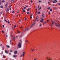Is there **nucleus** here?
Listing matches in <instances>:
<instances>
[{
  "instance_id": "obj_1",
  "label": "nucleus",
  "mask_w": 60,
  "mask_h": 60,
  "mask_svg": "<svg viewBox=\"0 0 60 60\" xmlns=\"http://www.w3.org/2000/svg\"><path fill=\"white\" fill-rule=\"evenodd\" d=\"M21 43L19 42L18 43V48H21Z\"/></svg>"
},
{
  "instance_id": "obj_2",
  "label": "nucleus",
  "mask_w": 60,
  "mask_h": 60,
  "mask_svg": "<svg viewBox=\"0 0 60 60\" xmlns=\"http://www.w3.org/2000/svg\"><path fill=\"white\" fill-rule=\"evenodd\" d=\"M44 14L43 13H42L41 16V20H43V19H42V18H44Z\"/></svg>"
},
{
  "instance_id": "obj_3",
  "label": "nucleus",
  "mask_w": 60,
  "mask_h": 60,
  "mask_svg": "<svg viewBox=\"0 0 60 60\" xmlns=\"http://www.w3.org/2000/svg\"><path fill=\"white\" fill-rule=\"evenodd\" d=\"M50 59V58H49L48 57H47V58H46V59L47 60H51V59Z\"/></svg>"
},
{
  "instance_id": "obj_4",
  "label": "nucleus",
  "mask_w": 60,
  "mask_h": 60,
  "mask_svg": "<svg viewBox=\"0 0 60 60\" xmlns=\"http://www.w3.org/2000/svg\"><path fill=\"white\" fill-rule=\"evenodd\" d=\"M35 23H34L33 24L30 26V28L33 27V26H35Z\"/></svg>"
},
{
  "instance_id": "obj_5",
  "label": "nucleus",
  "mask_w": 60,
  "mask_h": 60,
  "mask_svg": "<svg viewBox=\"0 0 60 60\" xmlns=\"http://www.w3.org/2000/svg\"><path fill=\"white\" fill-rule=\"evenodd\" d=\"M8 3H6L5 5V8H6L7 7V5H8Z\"/></svg>"
},
{
  "instance_id": "obj_6",
  "label": "nucleus",
  "mask_w": 60,
  "mask_h": 60,
  "mask_svg": "<svg viewBox=\"0 0 60 60\" xmlns=\"http://www.w3.org/2000/svg\"><path fill=\"white\" fill-rule=\"evenodd\" d=\"M53 3H57V1L55 0L53 1Z\"/></svg>"
},
{
  "instance_id": "obj_7",
  "label": "nucleus",
  "mask_w": 60,
  "mask_h": 60,
  "mask_svg": "<svg viewBox=\"0 0 60 60\" xmlns=\"http://www.w3.org/2000/svg\"><path fill=\"white\" fill-rule=\"evenodd\" d=\"M14 53L15 54H16L17 53V51H15L14 52Z\"/></svg>"
},
{
  "instance_id": "obj_8",
  "label": "nucleus",
  "mask_w": 60,
  "mask_h": 60,
  "mask_svg": "<svg viewBox=\"0 0 60 60\" xmlns=\"http://www.w3.org/2000/svg\"><path fill=\"white\" fill-rule=\"evenodd\" d=\"M25 52H22V56H24V55H25Z\"/></svg>"
},
{
  "instance_id": "obj_9",
  "label": "nucleus",
  "mask_w": 60,
  "mask_h": 60,
  "mask_svg": "<svg viewBox=\"0 0 60 60\" xmlns=\"http://www.w3.org/2000/svg\"><path fill=\"white\" fill-rule=\"evenodd\" d=\"M17 56H18V55H14L13 56V57H17Z\"/></svg>"
},
{
  "instance_id": "obj_10",
  "label": "nucleus",
  "mask_w": 60,
  "mask_h": 60,
  "mask_svg": "<svg viewBox=\"0 0 60 60\" xmlns=\"http://www.w3.org/2000/svg\"><path fill=\"white\" fill-rule=\"evenodd\" d=\"M38 18H39V17H38V16L36 18L35 20H36L37 19H38Z\"/></svg>"
},
{
  "instance_id": "obj_11",
  "label": "nucleus",
  "mask_w": 60,
  "mask_h": 60,
  "mask_svg": "<svg viewBox=\"0 0 60 60\" xmlns=\"http://www.w3.org/2000/svg\"><path fill=\"white\" fill-rule=\"evenodd\" d=\"M5 35L6 36V38H7V36H8V35L7 34V33L5 34Z\"/></svg>"
},
{
  "instance_id": "obj_12",
  "label": "nucleus",
  "mask_w": 60,
  "mask_h": 60,
  "mask_svg": "<svg viewBox=\"0 0 60 60\" xmlns=\"http://www.w3.org/2000/svg\"><path fill=\"white\" fill-rule=\"evenodd\" d=\"M3 8V6L2 5L0 6V8Z\"/></svg>"
},
{
  "instance_id": "obj_13",
  "label": "nucleus",
  "mask_w": 60,
  "mask_h": 60,
  "mask_svg": "<svg viewBox=\"0 0 60 60\" xmlns=\"http://www.w3.org/2000/svg\"><path fill=\"white\" fill-rule=\"evenodd\" d=\"M6 46L7 47H8V48H9L10 47V46H9V45L8 46L7 45H6Z\"/></svg>"
},
{
  "instance_id": "obj_14",
  "label": "nucleus",
  "mask_w": 60,
  "mask_h": 60,
  "mask_svg": "<svg viewBox=\"0 0 60 60\" xmlns=\"http://www.w3.org/2000/svg\"><path fill=\"white\" fill-rule=\"evenodd\" d=\"M8 11H9V8H7V12H8Z\"/></svg>"
},
{
  "instance_id": "obj_15",
  "label": "nucleus",
  "mask_w": 60,
  "mask_h": 60,
  "mask_svg": "<svg viewBox=\"0 0 60 60\" xmlns=\"http://www.w3.org/2000/svg\"><path fill=\"white\" fill-rule=\"evenodd\" d=\"M3 58H5V56L4 55H3Z\"/></svg>"
},
{
  "instance_id": "obj_16",
  "label": "nucleus",
  "mask_w": 60,
  "mask_h": 60,
  "mask_svg": "<svg viewBox=\"0 0 60 60\" xmlns=\"http://www.w3.org/2000/svg\"><path fill=\"white\" fill-rule=\"evenodd\" d=\"M15 1V0H11V2H12V3H13Z\"/></svg>"
},
{
  "instance_id": "obj_17",
  "label": "nucleus",
  "mask_w": 60,
  "mask_h": 60,
  "mask_svg": "<svg viewBox=\"0 0 60 60\" xmlns=\"http://www.w3.org/2000/svg\"><path fill=\"white\" fill-rule=\"evenodd\" d=\"M2 3H4V2H5V1H4V0H3L2 1Z\"/></svg>"
},
{
  "instance_id": "obj_18",
  "label": "nucleus",
  "mask_w": 60,
  "mask_h": 60,
  "mask_svg": "<svg viewBox=\"0 0 60 60\" xmlns=\"http://www.w3.org/2000/svg\"><path fill=\"white\" fill-rule=\"evenodd\" d=\"M28 9L27 10V11H30V9H29V8H28Z\"/></svg>"
},
{
  "instance_id": "obj_19",
  "label": "nucleus",
  "mask_w": 60,
  "mask_h": 60,
  "mask_svg": "<svg viewBox=\"0 0 60 60\" xmlns=\"http://www.w3.org/2000/svg\"><path fill=\"white\" fill-rule=\"evenodd\" d=\"M57 4H58V5H60V3H57Z\"/></svg>"
},
{
  "instance_id": "obj_20",
  "label": "nucleus",
  "mask_w": 60,
  "mask_h": 60,
  "mask_svg": "<svg viewBox=\"0 0 60 60\" xmlns=\"http://www.w3.org/2000/svg\"><path fill=\"white\" fill-rule=\"evenodd\" d=\"M27 14H30V12H27Z\"/></svg>"
},
{
  "instance_id": "obj_21",
  "label": "nucleus",
  "mask_w": 60,
  "mask_h": 60,
  "mask_svg": "<svg viewBox=\"0 0 60 60\" xmlns=\"http://www.w3.org/2000/svg\"><path fill=\"white\" fill-rule=\"evenodd\" d=\"M5 53H8V52H7V51H5Z\"/></svg>"
},
{
  "instance_id": "obj_22",
  "label": "nucleus",
  "mask_w": 60,
  "mask_h": 60,
  "mask_svg": "<svg viewBox=\"0 0 60 60\" xmlns=\"http://www.w3.org/2000/svg\"><path fill=\"white\" fill-rule=\"evenodd\" d=\"M1 0H0V5H1Z\"/></svg>"
},
{
  "instance_id": "obj_23",
  "label": "nucleus",
  "mask_w": 60,
  "mask_h": 60,
  "mask_svg": "<svg viewBox=\"0 0 60 60\" xmlns=\"http://www.w3.org/2000/svg\"><path fill=\"white\" fill-rule=\"evenodd\" d=\"M17 32L18 33H20V32H19V31H18V30H17Z\"/></svg>"
},
{
  "instance_id": "obj_24",
  "label": "nucleus",
  "mask_w": 60,
  "mask_h": 60,
  "mask_svg": "<svg viewBox=\"0 0 60 60\" xmlns=\"http://www.w3.org/2000/svg\"><path fill=\"white\" fill-rule=\"evenodd\" d=\"M53 8H54V9H55V10H56V8L55 7H53Z\"/></svg>"
},
{
  "instance_id": "obj_25",
  "label": "nucleus",
  "mask_w": 60,
  "mask_h": 60,
  "mask_svg": "<svg viewBox=\"0 0 60 60\" xmlns=\"http://www.w3.org/2000/svg\"><path fill=\"white\" fill-rule=\"evenodd\" d=\"M13 39L14 40H15V37H14L13 38Z\"/></svg>"
},
{
  "instance_id": "obj_26",
  "label": "nucleus",
  "mask_w": 60,
  "mask_h": 60,
  "mask_svg": "<svg viewBox=\"0 0 60 60\" xmlns=\"http://www.w3.org/2000/svg\"><path fill=\"white\" fill-rule=\"evenodd\" d=\"M42 25L41 24L39 25V26H41Z\"/></svg>"
},
{
  "instance_id": "obj_27",
  "label": "nucleus",
  "mask_w": 60,
  "mask_h": 60,
  "mask_svg": "<svg viewBox=\"0 0 60 60\" xmlns=\"http://www.w3.org/2000/svg\"><path fill=\"white\" fill-rule=\"evenodd\" d=\"M2 48L3 49H4V47L3 46L2 47Z\"/></svg>"
},
{
  "instance_id": "obj_28",
  "label": "nucleus",
  "mask_w": 60,
  "mask_h": 60,
  "mask_svg": "<svg viewBox=\"0 0 60 60\" xmlns=\"http://www.w3.org/2000/svg\"><path fill=\"white\" fill-rule=\"evenodd\" d=\"M50 11H52V9H50Z\"/></svg>"
},
{
  "instance_id": "obj_29",
  "label": "nucleus",
  "mask_w": 60,
  "mask_h": 60,
  "mask_svg": "<svg viewBox=\"0 0 60 60\" xmlns=\"http://www.w3.org/2000/svg\"><path fill=\"white\" fill-rule=\"evenodd\" d=\"M14 27H17V26L16 25H15Z\"/></svg>"
},
{
  "instance_id": "obj_30",
  "label": "nucleus",
  "mask_w": 60,
  "mask_h": 60,
  "mask_svg": "<svg viewBox=\"0 0 60 60\" xmlns=\"http://www.w3.org/2000/svg\"><path fill=\"white\" fill-rule=\"evenodd\" d=\"M49 9H50V7L48 8H47V9H48V10H49Z\"/></svg>"
},
{
  "instance_id": "obj_31",
  "label": "nucleus",
  "mask_w": 60,
  "mask_h": 60,
  "mask_svg": "<svg viewBox=\"0 0 60 60\" xmlns=\"http://www.w3.org/2000/svg\"><path fill=\"white\" fill-rule=\"evenodd\" d=\"M26 7H25L24 8V10H26Z\"/></svg>"
},
{
  "instance_id": "obj_32",
  "label": "nucleus",
  "mask_w": 60,
  "mask_h": 60,
  "mask_svg": "<svg viewBox=\"0 0 60 60\" xmlns=\"http://www.w3.org/2000/svg\"><path fill=\"white\" fill-rule=\"evenodd\" d=\"M52 22L53 24H54V22H53V21H52Z\"/></svg>"
},
{
  "instance_id": "obj_33",
  "label": "nucleus",
  "mask_w": 60,
  "mask_h": 60,
  "mask_svg": "<svg viewBox=\"0 0 60 60\" xmlns=\"http://www.w3.org/2000/svg\"><path fill=\"white\" fill-rule=\"evenodd\" d=\"M29 29H26V30H28Z\"/></svg>"
},
{
  "instance_id": "obj_34",
  "label": "nucleus",
  "mask_w": 60,
  "mask_h": 60,
  "mask_svg": "<svg viewBox=\"0 0 60 60\" xmlns=\"http://www.w3.org/2000/svg\"><path fill=\"white\" fill-rule=\"evenodd\" d=\"M50 26H52L53 25H52V24H51L50 25Z\"/></svg>"
},
{
  "instance_id": "obj_35",
  "label": "nucleus",
  "mask_w": 60,
  "mask_h": 60,
  "mask_svg": "<svg viewBox=\"0 0 60 60\" xmlns=\"http://www.w3.org/2000/svg\"><path fill=\"white\" fill-rule=\"evenodd\" d=\"M14 12V11H13L12 12V13H13Z\"/></svg>"
},
{
  "instance_id": "obj_36",
  "label": "nucleus",
  "mask_w": 60,
  "mask_h": 60,
  "mask_svg": "<svg viewBox=\"0 0 60 60\" xmlns=\"http://www.w3.org/2000/svg\"><path fill=\"white\" fill-rule=\"evenodd\" d=\"M40 12H38V14H40Z\"/></svg>"
},
{
  "instance_id": "obj_37",
  "label": "nucleus",
  "mask_w": 60,
  "mask_h": 60,
  "mask_svg": "<svg viewBox=\"0 0 60 60\" xmlns=\"http://www.w3.org/2000/svg\"><path fill=\"white\" fill-rule=\"evenodd\" d=\"M30 2H31V3H33V2L32 1V0H31Z\"/></svg>"
},
{
  "instance_id": "obj_38",
  "label": "nucleus",
  "mask_w": 60,
  "mask_h": 60,
  "mask_svg": "<svg viewBox=\"0 0 60 60\" xmlns=\"http://www.w3.org/2000/svg\"><path fill=\"white\" fill-rule=\"evenodd\" d=\"M2 26L3 27H4V25H3Z\"/></svg>"
},
{
  "instance_id": "obj_39",
  "label": "nucleus",
  "mask_w": 60,
  "mask_h": 60,
  "mask_svg": "<svg viewBox=\"0 0 60 60\" xmlns=\"http://www.w3.org/2000/svg\"><path fill=\"white\" fill-rule=\"evenodd\" d=\"M10 52H12V51H12V50H10Z\"/></svg>"
},
{
  "instance_id": "obj_40",
  "label": "nucleus",
  "mask_w": 60,
  "mask_h": 60,
  "mask_svg": "<svg viewBox=\"0 0 60 60\" xmlns=\"http://www.w3.org/2000/svg\"><path fill=\"white\" fill-rule=\"evenodd\" d=\"M4 21H6V22H7V21H6V20H5V19H4Z\"/></svg>"
},
{
  "instance_id": "obj_41",
  "label": "nucleus",
  "mask_w": 60,
  "mask_h": 60,
  "mask_svg": "<svg viewBox=\"0 0 60 60\" xmlns=\"http://www.w3.org/2000/svg\"><path fill=\"white\" fill-rule=\"evenodd\" d=\"M8 23H10V22H9L8 21Z\"/></svg>"
},
{
  "instance_id": "obj_42",
  "label": "nucleus",
  "mask_w": 60,
  "mask_h": 60,
  "mask_svg": "<svg viewBox=\"0 0 60 60\" xmlns=\"http://www.w3.org/2000/svg\"><path fill=\"white\" fill-rule=\"evenodd\" d=\"M48 13H49V14H50V12H48Z\"/></svg>"
},
{
  "instance_id": "obj_43",
  "label": "nucleus",
  "mask_w": 60,
  "mask_h": 60,
  "mask_svg": "<svg viewBox=\"0 0 60 60\" xmlns=\"http://www.w3.org/2000/svg\"><path fill=\"white\" fill-rule=\"evenodd\" d=\"M2 32L3 33H4V31H2Z\"/></svg>"
},
{
  "instance_id": "obj_44",
  "label": "nucleus",
  "mask_w": 60,
  "mask_h": 60,
  "mask_svg": "<svg viewBox=\"0 0 60 60\" xmlns=\"http://www.w3.org/2000/svg\"><path fill=\"white\" fill-rule=\"evenodd\" d=\"M45 24H46L47 23L46 22V21H45Z\"/></svg>"
},
{
  "instance_id": "obj_45",
  "label": "nucleus",
  "mask_w": 60,
  "mask_h": 60,
  "mask_svg": "<svg viewBox=\"0 0 60 60\" xmlns=\"http://www.w3.org/2000/svg\"><path fill=\"white\" fill-rule=\"evenodd\" d=\"M26 42H28V41H27V40H26Z\"/></svg>"
},
{
  "instance_id": "obj_46",
  "label": "nucleus",
  "mask_w": 60,
  "mask_h": 60,
  "mask_svg": "<svg viewBox=\"0 0 60 60\" xmlns=\"http://www.w3.org/2000/svg\"><path fill=\"white\" fill-rule=\"evenodd\" d=\"M22 56H23V55H22L20 56V57H22Z\"/></svg>"
},
{
  "instance_id": "obj_47",
  "label": "nucleus",
  "mask_w": 60,
  "mask_h": 60,
  "mask_svg": "<svg viewBox=\"0 0 60 60\" xmlns=\"http://www.w3.org/2000/svg\"><path fill=\"white\" fill-rule=\"evenodd\" d=\"M23 12H25V10H23Z\"/></svg>"
},
{
  "instance_id": "obj_48",
  "label": "nucleus",
  "mask_w": 60,
  "mask_h": 60,
  "mask_svg": "<svg viewBox=\"0 0 60 60\" xmlns=\"http://www.w3.org/2000/svg\"><path fill=\"white\" fill-rule=\"evenodd\" d=\"M48 4H50V3L49 2H48Z\"/></svg>"
},
{
  "instance_id": "obj_49",
  "label": "nucleus",
  "mask_w": 60,
  "mask_h": 60,
  "mask_svg": "<svg viewBox=\"0 0 60 60\" xmlns=\"http://www.w3.org/2000/svg\"><path fill=\"white\" fill-rule=\"evenodd\" d=\"M38 9L39 8V5L38 6Z\"/></svg>"
},
{
  "instance_id": "obj_50",
  "label": "nucleus",
  "mask_w": 60,
  "mask_h": 60,
  "mask_svg": "<svg viewBox=\"0 0 60 60\" xmlns=\"http://www.w3.org/2000/svg\"><path fill=\"white\" fill-rule=\"evenodd\" d=\"M39 3H41V1H39Z\"/></svg>"
},
{
  "instance_id": "obj_51",
  "label": "nucleus",
  "mask_w": 60,
  "mask_h": 60,
  "mask_svg": "<svg viewBox=\"0 0 60 60\" xmlns=\"http://www.w3.org/2000/svg\"><path fill=\"white\" fill-rule=\"evenodd\" d=\"M41 7H40V9H41Z\"/></svg>"
},
{
  "instance_id": "obj_52",
  "label": "nucleus",
  "mask_w": 60,
  "mask_h": 60,
  "mask_svg": "<svg viewBox=\"0 0 60 60\" xmlns=\"http://www.w3.org/2000/svg\"><path fill=\"white\" fill-rule=\"evenodd\" d=\"M22 36H20L19 37H22Z\"/></svg>"
},
{
  "instance_id": "obj_53",
  "label": "nucleus",
  "mask_w": 60,
  "mask_h": 60,
  "mask_svg": "<svg viewBox=\"0 0 60 60\" xmlns=\"http://www.w3.org/2000/svg\"><path fill=\"white\" fill-rule=\"evenodd\" d=\"M20 28H22V27L21 26V27H20Z\"/></svg>"
},
{
  "instance_id": "obj_54",
  "label": "nucleus",
  "mask_w": 60,
  "mask_h": 60,
  "mask_svg": "<svg viewBox=\"0 0 60 60\" xmlns=\"http://www.w3.org/2000/svg\"><path fill=\"white\" fill-rule=\"evenodd\" d=\"M26 7H28V6H26Z\"/></svg>"
},
{
  "instance_id": "obj_55",
  "label": "nucleus",
  "mask_w": 60,
  "mask_h": 60,
  "mask_svg": "<svg viewBox=\"0 0 60 60\" xmlns=\"http://www.w3.org/2000/svg\"><path fill=\"white\" fill-rule=\"evenodd\" d=\"M11 37H12V36H11Z\"/></svg>"
},
{
  "instance_id": "obj_56",
  "label": "nucleus",
  "mask_w": 60,
  "mask_h": 60,
  "mask_svg": "<svg viewBox=\"0 0 60 60\" xmlns=\"http://www.w3.org/2000/svg\"><path fill=\"white\" fill-rule=\"evenodd\" d=\"M25 20H26V18H25Z\"/></svg>"
},
{
  "instance_id": "obj_57",
  "label": "nucleus",
  "mask_w": 60,
  "mask_h": 60,
  "mask_svg": "<svg viewBox=\"0 0 60 60\" xmlns=\"http://www.w3.org/2000/svg\"><path fill=\"white\" fill-rule=\"evenodd\" d=\"M0 46H2V45L1 44V45H0Z\"/></svg>"
},
{
  "instance_id": "obj_58",
  "label": "nucleus",
  "mask_w": 60,
  "mask_h": 60,
  "mask_svg": "<svg viewBox=\"0 0 60 60\" xmlns=\"http://www.w3.org/2000/svg\"><path fill=\"white\" fill-rule=\"evenodd\" d=\"M30 18H32V16H30Z\"/></svg>"
},
{
  "instance_id": "obj_59",
  "label": "nucleus",
  "mask_w": 60,
  "mask_h": 60,
  "mask_svg": "<svg viewBox=\"0 0 60 60\" xmlns=\"http://www.w3.org/2000/svg\"><path fill=\"white\" fill-rule=\"evenodd\" d=\"M22 10H24V8H22Z\"/></svg>"
},
{
  "instance_id": "obj_60",
  "label": "nucleus",
  "mask_w": 60,
  "mask_h": 60,
  "mask_svg": "<svg viewBox=\"0 0 60 60\" xmlns=\"http://www.w3.org/2000/svg\"><path fill=\"white\" fill-rule=\"evenodd\" d=\"M32 15H33V14H31V16H32Z\"/></svg>"
},
{
  "instance_id": "obj_61",
  "label": "nucleus",
  "mask_w": 60,
  "mask_h": 60,
  "mask_svg": "<svg viewBox=\"0 0 60 60\" xmlns=\"http://www.w3.org/2000/svg\"><path fill=\"white\" fill-rule=\"evenodd\" d=\"M11 6H10L9 7V8H11Z\"/></svg>"
},
{
  "instance_id": "obj_62",
  "label": "nucleus",
  "mask_w": 60,
  "mask_h": 60,
  "mask_svg": "<svg viewBox=\"0 0 60 60\" xmlns=\"http://www.w3.org/2000/svg\"><path fill=\"white\" fill-rule=\"evenodd\" d=\"M2 12H0V14H2Z\"/></svg>"
},
{
  "instance_id": "obj_63",
  "label": "nucleus",
  "mask_w": 60,
  "mask_h": 60,
  "mask_svg": "<svg viewBox=\"0 0 60 60\" xmlns=\"http://www.w3.org/2000/svg\"><path fill=\"white\" fill-rule=\"evenodd\" d=\"M34 60H36V59H34Z\"/></svg>"
},
{
  "instance_id": "obj_64",
  "label": "nucleus",
  "mask_w": 60,
  "mask_h": 60,
  "mask_svg": "<svg viewBox=\"0 0 60 60\" xmlns=\"http://www.w3.org/2000/svg\"><path fill=\"white\" fill-rule=\"evenodd\" d=\"M31 50L32 51H33V50L32 49H31Z\"/></svg>"
}]
</instances>
